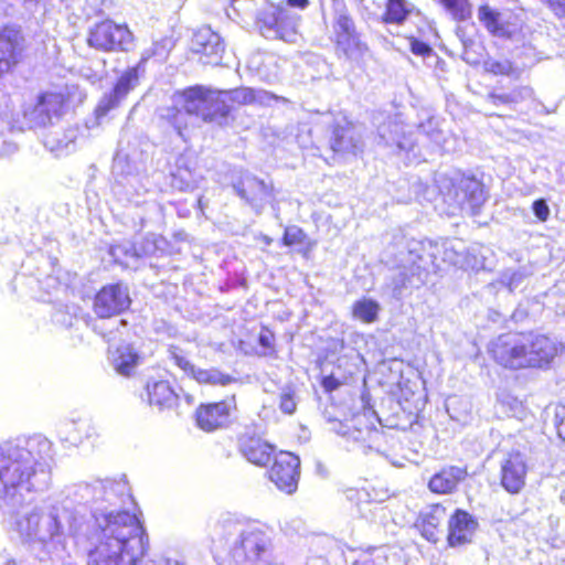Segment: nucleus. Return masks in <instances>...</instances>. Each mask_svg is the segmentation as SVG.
<instances>
[{
    "instance_id": "nucleus-17",
    "label": "nucleus",
    "mask_w": 565,
    "mask_h": 565,
    "mask_svg": "<svg viewBox=\"0 0 565 565\" xmlns=\"http://www.w3.org/2000/svg\"><path fill=\"white\" fill-rule=\"evenodd\" d=\"M526 463L522 454L510 452L501 462V484L510 493H519L525 484Z\"/></svg>"
},
{
    "instance_id": "nucleus-10",
    "label": "nucleus",
    "mask_w": 565,
    "mask_h": 565,
    "mask_svg": "<svg viewBox=\"0 0 565 565\" xmlns=\"http://www.w3.org/2000/svg\"><path fill=\"white\" fill-rule=\"evenodd\" d=\"M128 288L122 284L104 286L95 296L93 309L99 318L120 315L130 306Z\"/></svg>"
},
{
    "instance_id": "nucleus-41",
    "label": "nucleus",
    "mask_w": 565,
    "mask_h": 565,
    "mask_svg": "<svg viewBox=\"0 0 565 565\" xmlns=\"http://www.w3.org/2000/svg\"><path fill=\"white\" fill-rule=\"evenodd\" d=\"M138 82V67L126 71L118 79L114 89L111 90L120 99L125 98L129 90Z\"/></svg>"
},
{
    "instance_id": "nucleus-45",
    "label": "nucleus",
    "mask_w": 565,
    "mask_h": 565,
    "mask_svg": "<svg viewBox=\"0 0 565 565\" xmlns=\"http://www.w3.org/2000/svg\"><path fill=\"white\" fill-rule=\"evenodd\" d=\"M53 320L58 326L64 328H72L78 322L76 309L74 307H65L64 309H58L53 315Z\"/></svg>"
},
{
    "instance_id": "nucleus-29",
    "label": "nucleus",
    "mask_w": 565,
    "mask_h": 565,
    "mask_svg": "<svg viewBox=\"0 0 565 565\" xmlns=\"http://www.w3.org/2000/svg\"><path fill=\"white\" fill-rule=\"evenodd\" d=\"M335 45L338 54H343L347 60L356 64L361 63L369 53V47L359 33L335 41Z\"/></svg>"
},
{
    "instance_id": "nucleus-42",
    "label": "nucleus",
    "mask_w": 565,
    "mask_h": 565,
    "mask_svg": "<svg viewBox=\"0 0 565 565\" xmlns=\"http://www.w3.org/2000/svg\"><path fill=\"white\" fill-rule=\"evenodd\" d=\"M500 14L492 10L489 6H481L478 10V18L484 24L489 32L500 35L502 28L499 23Z\"/></svg>"
},
{
    "instance_id": "nucleus-18",
    "label": "nucleus",
    "mask_w": 565,
    "mask_h": 565,
    "mask_svg": "<svg viewBox=\"0 0 565 565\" xmlns=\"http://www.w3.org/2000/svg\"><path fill=\"white\" fill-rule=\"evenodd\" d=\"M236 194L245 200L249 205L259 211L267 199L270 196L271 186L266 184L264 180L245 173L234 184Z\"/></svg>"
},
{
    "instance_id": "nucleus-3",
    "label": "nucleus",
    "mask_w": 565,
    "mask_h": 565,
    "mask_svg": "<svg viewBox=\"0 0 565 565\" xmlns=\"http://www.w3.org/2000/svg\"><path fill=\"white\" fill-rule=\"evenodd\" d=\"M431 250L415 243L406 253L401 254L399 273L393 287L394 296L398 297L407 285L419 287L426 281L429 271L440 268L436 253L441 260L463 270H480L484 268V257L480 256L476 248H466L460 241H446L440 246L429 245Z\"/></svg>"
},
{
    "instance_id": "nucleus-20",
    "label": "nucleus",
    "mask_w": 565,
    "mask_h": 565,
    "mask_svg": "<svg viewBox=\"0 0 565 565\" xmlns=\"http://www.w3.org/2000/svg\"><path fill=\"white\" fill-rule=\"evenodd\" d=\"M467 476L468 471L465 467L445 466L430 477L427 487L436 494H451L457 491Z\"/></svg>"
},
{
    "instance_id": "nucleus-43",
    "label": "nucleus",
    "mask_w": 565,
    "mask_h": 565,
    "mask_svg": "<svg viewBox=\"0 0 565 565\" xmlns=\"http://www.w3.org/2000/svg\"><path fill=\"white\" fill-rule=\"evenodd\" d=\"M171 184L180 191H192L199 186V180L193 178L189 170L178 169V171L172 174Z\"/></svg>"
},
{
    "instance_id": "nucleus-19",
    "label": "nucleus",
    "mask_w": 565,
    "mask_h": 565,
    "mask_svg": "<svg viewBox=\"0 0 565 565\" xmlns=\"http://www.w3.org/2000/svg\"><path fill=\"white\" fill-rule=\"evenodd\" d=\"M330 146L337 153L355 156L363 150L361 132L351 122L343 120V124L334 126Z\"/></svg>"
},
{
    "instance_id": "nucleus-50",
    "label": "nucleus",
    "mask_w": 565,
    "mask_h": 565,
    "mask_svg": "<svg viewBox=\"0 0 565 565\" xmlns=\"http://www.w3.org/2000/svg\"><path fill=\"white\" fill-rule=\"evenodd\" d=\"M297 403L294 393L288 388L280 394L279 408L285 414H292L296 411Z\"/></svg>"
},
{
    "instance_id": "nucleus-23",
    "label": "nucleus",
    "mask_w": 565,
    "mask_h": 565,
    "mask_svg": "<svg viewBox=\"0 0 565 565\" xmlns=\"http://www.w3.org/2000/svg\"><path fill=\"white\" fill-rule=\"evenodd\" d=\"M447 519V510L441 504H433L420 514V532L429 542L436 543L443 533V524Z\"/></svg>"
},
{
    "instance_id": "nucleus-16",
    "label": "nucleus",
    "mask_w": 565,
    "mask_h": 565,
    "mask_svg": "<svg viewBox=\"0 0 565 565\" xmlns=\"http://www.w3.org/2000/svg\"><path fill=\"white\" fill-rule=\"evenodd\" d=\"M192 51L202 55L204 64H218L224 52L221 36L210 26L198 30L192 38Z\"/></svg>"
},
{
    "instance_id": "nucleus-22",
    "label": "nucleus",
    "mask_w": 565,
    "mask_h": 565,
    "mask_svg": "<svg viewBox=\"0 0 565 565\" xmlns=\"http://www.w3.org/2000/svg\"><path fill=\"white\" fill-rule=\"evenodd\" d=\"M212 93H214V90L203 86H194L185 89L182 93L183 108L195 119L201 118L203 120L204 118H213V115L206 111L207 105L212 103Z\"/></svg>"
},
{
    "instance_id": "nucleus-62",
    "label": "nucleus",
    "mask_w": 565,
    "mask_h": 565,
    "mask_svg": "<svg viewBox=\"0 0 565 565\" xmlns=\"http://www.w3.org/2000/svg\"><path fill=\"white\" fill-rule=\"evenodd\" d=\"M252 2L249 0H233L232 7L234 10H239L241 8L250 6Z\"/></svg>"
},
{
    "instance_id": "nucleus-63",
    "label": "nucleus",
    "mask_w": 565,
    "mask_h": 565,
    "mask_svg": "<svg viewBox=\"0 0 565 565\" xmlns=\"http://www.w3.org/2000/svg\"><path fill=\"white\" fill-rule=\"evenodd\" d=\"M558 436L565 439V416L561 419L557 427Z\"/></svg>"
},
{
    "instance_id": "nucleus-12",
    "label": "nucleus",
    "mask_w": 565,
    "mask_h": 565,
    "mask_svg": "<svg viewBox=\"0 0 565 565\" xmlns=\"http://www.w3.org/2000/svg\"><path fill=\"white\" fill-rule=\"evenodd\" d=\"M268 475L280 491L291 494L298 488L300 459L291 452H280L275 457Z\"/></svg>"
},
{
    "instance_id": "nucleus-1",
    "label": "nucleus",
    "mask_w": 565,
    "mask_h": 565,
    "mask_svg": "<svg viewBox=\"0 0 565 565\" xmlns=\"http://www.w3.org/2000/svg\"><path fill=\"white\" fill-rule=\"evenodd\" d=\"M53 445L42 435L0 445V500L21 504L51 482Z\"/></svg>"
},
{
    "instance_id": "nucleus-47",
    "label": "nucleus",
    "mask_w": 565,
    "mask_h": 565,
    "mask_svg": "<svg viewBox=\"0 0 565 565\" xmlns=\"http://www.w3.org/2000/svg\"><path fill=\"white\" fill-rule=\"evenodd\" d=\"M526 274L523 270L508 269L502 274L501 281L509 288L510 291L519 288L524 281Z\"/></svg>"
},
{
    "instance_id": "nucleus-46",
    "label": "nucleus",
    "mask_w": 565,
    "mask_h": 565,
    "mask_svg": "<svg viewBox=\"0 0 565 565\" xmlns=\"http://www.w3.org/2000/svg\"><path fill=\"white\" fill-rule=\"evenodd\" d=\"M169 354L170 359L174 362L175 365H178L182 371L194 379L198 369L182 354L181 350L172 347L169 350Z\"/></svg>"
},
{
    "instance_id": "nucleus-7",
    "label": "nucleus",
    "mask_w": 565,
    "mask_h": 565,
    "mask_svg": "<svg viewBox=\"0 0 565 565\" xmlns=\"http://www.w3.org/2000/svg\"><path fill=\"white\" fill-rule=\"evenodd\" d=\"M332 430L347 439V441L367 450H379L384 438L383 431L375 427L373 413L358 414L345 422H334Z\"/></svg>"
},
{
    "instance_id": "nucleus-27",
    "label": "nucleus",
    "mask_w": 565,
    "mask_h": 565,
    "mask_svg": "<svg viewBox=\"0 0 565 565\" xmlns=\"http://www.w3.org/2000/svg\"><path fill=\"white\" fill-rule=\"evenodd\" d=\"M148 402L159 409L171 408L177 405L179 396L168 381H156L146 386Z\"/></svg>"
},
{
    "instance_id": "nucleus-26",
    "label": "nucleus",
    "mask_w": 565,
    "mask_h": 565,
    "mask_svg": "<svg viewBox=\"0 0 565 565\" xmlns=\"http://www.w3.org/2000/svg\"><path fill=\"white\" fill-rule=\"evenodd\" d=\"M247 65L264 82L274 83L279 76L278 60L270 53L257 52L253 54Z\"/></svg>"
},
{
    "instance_id": "nucleus-51",
    "label": "nucleus",
    "mask_w": 565,
    "mask_h": 565,
    "mask_svg": "<svg viewBox=\"0 0 565 565\" xmlns=\"http://www.w3.org/2000/svg\"><path fill=\"white\" fill-rule=\"evenodd\" d=\"M533 95V89L530 86H518L514 87L510 93V102L511 105L519 104L527 98H531Z\"/></svg>"
},
{
    "instance_id": "nucleus-34",
    "label": "nucleus",
    "mask_w": 565,
    "mask_h": 565,
    "mask_svg": "<svg viewBox=\"0 0 565 565\" xmlns=\"http://www.w3.org/2000/svg\"><path fill=\"white\" fill-rule=\"evenodd\" d=\"M99 0H66V10L78 21L88 20L99 11Z\"/></svg>"
},
{
    "instance_id": "nucleus-13",
    "label": "nucleus",
    "mask_w": 565,
    "mask_h": 565,
    "mask_svg": "<svg viewBox=\"0 0 565 565\" xmlns=\"http://www.w3.org/2000/svg\"><path fill=\"white\" fill-rule=\"evenodd\" d=\"M64 105V97L58 93H43L36 103L24 110V118L30 128H41L52 122L57 117Z\"/></svg>"
},
{
    "instance_id": "nucleus-44",
    "label": "nucleus",
    "mask_w": 565,
    "mask_h": 565,
    "mask_svg": "<svg viewBox=\"0 0 565 565\" xmlns=\"http://www.w3.org/2000/svg\"><path fill=\"white\" fill-rule=\"evenodd\" d=\"M227 104L237 103L241 105L253 103L256 99V92L248 87H239L232 90H222Z\"/></svg>"
},
{
    "instance_id": "nucleus-37",
    "label": "nucleus",
    "mask_w": 565,
    "mask_h": 565,
    "mask_svg": "<svg viewBox=\"0 0 565 565\" xmlns=\"http://www.w3.org/2000/svg\"><path fill=\"white\" fill-rule=\"evenodd\" d=\"M194 380L201 384L221 385L226 386L235 381V379L228 374L221 372L217 369H198L195 372Z\"/></svg>"
},
{
    "instance_id": "nucleus-55",
    "label": "nucleus",
    "mask_w": 565,
    "mask_h": 565,
    "mask_svg": "<svg viewBox=\"0 0 565 565\" xmlns=\"http://www.w3.org/2000/svg\"><path fill=\"white\" fill-rule=\"evenodd\" d=\"M380 138L384 141V143L386 146L395 145L399 151H409L414 147V141L408 138H404L403 140H401V139L393 140L392 142L390 140H387L383 134L380 135Z\"/></svg>"
},
{
    "instance_id": "nucleus-59",
    "label": "nucleus",
    "mask_w": 565,
    "mask_h": 565,
    "mask_svg": "<svg viewBox=\"0 0 565 565\" xmlns=\"http://www.w3.org/2000/svg\"><path fill=\"white\" fill-rule=\"evenodd\" d=\"M152 564L153 565H183L175 561H171V559L164 558V557H158L157 559H153Z\"/></svg>"
},
{
    "instance_id": "nucleus-9",
    "label": "nucleus",
    "mask_w": 565,
    "mask_h": 565,
    "mask_svg": "<svg viewBox=\"0 0 565 565\" xmlns=\"http://www.w3.org/2000/svg\"><path fill=\"white\" fill-rule=\"evenodd\" d=\"M134 35L126 25L105 20L90 28L87 44L104 52L128 51Z\"/></svg>"
},
{
    "instance_id": "nucleus-28",
    "label": "nucleus",
    "mask_w": 565,
    "mask_h": 565,
    "mask_svg": "<svg viewBox=\"0 0 565 565\" xmlns=\"http://www.w3.org/2000/svg\"><path fill=\"white\" fill-rule=\"evenodd\" d=\"M76 137L77 134L74 129L65 131L52 130L45 136L44 146L51 152L56 153V156H61L74 150Z\"/></svg>"
},
{
    "instance_id": "nucleus-35",
    "label": "nucleus",
    "mask_w": 565,
    "mask_h": 565,
    "mask_svg": "<svg viewBox=\"0 0 565 565\" xmlns=\"http://www.w3.org/2000/svg\"><path fill=\"white\" fill-rule=\"evenodd\" d=\"M334 34L335 41L356 34L353 19L349 15L344 6H338L334 15Z\"/></svg>"
},
{
    "instance_id": "nucleus-54",
    "label": "nucleus",
    "mask_w": 565,
    "mask_h": 565,
    "mask_svg": "<svg viewBox=\"0 0 565 565\" xmlns=\"http://www.w3.org/2000/svg\"><path fill=\"white\" fill-rule=\"evenodd\" d=\"M163 45L160 42H154L149 49H146L142 54L138 65V68L141 64L146 63L150 57L158 56L163 54Z\"/></svg>"
},
{
    "instance_id": "nucleus-21",
    "label": "nucleus",
    "mask_w": 565,
    "mask_h": 565,
    "mask_svg": "<svg viewBox=\"0 0 565 565\" xmlns=\"http://www.w3.org/2000/svg\"><path fill=\"white\" fill-rule=\"evenodd\" d=\"M477 521L466 511L457 509L448 521V543L450 546L469 542L476 531Z\"/></svg>"
},
{
    "instance_id": "nucleus-5",
    "label": "nucleus",
    "mask_w": 565,
    "mask_h": 565,
    "mask_svg": "<svg viewBox=\"0 0 565 565\" xmlns=\"http://www.w3.org/2000/svg\"><path fill=\"white\" fill-rule=\"evenodd\" d=\"M214 532L225 541L233 535L237 536L232 547L237 562L260 559L271 546L270 536L260 525L243 526L231 519H225L215 523Z\"/></svg>"
},
{
    "instance_id": "nucleus-4",
    "label": "nucleus",
    "mask_w": 565,
    "mask_h": 565,
    "mask_svg": "<svg viewBox=\"0 0 565 565\" xmlns=\"http://www.w3.org/2000/svg\"><path fill=\"white\" fill-rule=\"evenodd\" d=\"M78 527L76 512L61 504L45 510L34 509L17 520V532L22 543L45 553L64 548L66 540L75 535Z\"/></svg>"
},
{
    "instance_id": "nucleus-8",
    "label": "nucleus",
    "mask_w": 565,
    "mask_h": 565,
    "mask_svg": "<svg viewBox=\"0 0 565 565\" xmlns=\"http://www.w3.org/2000/svg\"><path fill=\"white\" fill-rule=\"evenodd\" d=\"M523 369H545L558 353V344L535 332H515Z\"/></svg>"
},
{
    "instance_id": "nucleus-58",
    "label": "nucleus",
    "mask_w": 565,
    "mask_h": 565,
    "mask_svg": "<svg viewBox=\"0 0 565 565\" xmlns=\"http://www.w3.org/2000/svg\"><path fill=\"white\" fill-rule=\"evenodd\" d=\"M2 148L0 151V157L8 156L10 153H13L17 150V147L14 143L1 141Z\"/></svg>"
},
{
    "instance_id": "nucleus-53",
    "label": "nucleus",
    "mask_w": 565,
    "mask_h": 565,
    "mask_svg": "<svg viewBox=\"0 0 565 565\" xmlns=\"http://www.w3.org/2000/svg\"><path fill=\"white\" fill-rule=\"evenodd\" d=\"M534 215L541 221L545 222L547 221L550 216V207L544 199H539L533 202L532 205Z\"/></svg>"
},
{
    "instance_id": "nucleus-48",
    "label": "nucleus",
    "mask_w": 565,
    "mask_h": 565,
    "mask_svg": "<svg viewBox=\"0 0 565 565\" xmlns=\"http://www.w3.org/2000/svg\"><path fill=\"white\" fill-rule=\"evenodd\" d=\"M120 100L121 99L117 95H115L113 92L105 95L99 100L98 106L95 110L97 118L106 116L109 110L114 109L115 107H117L119 105Z\"/></svg>"
},
{
    "instance_id": "nucleus-2",
    "label": "nucleus",
    "mask_w": 565,
    "mask_h": 565,
    "mask_svg": "<svg viewBox=\"0 0 565 565\" xmlns=\"http://www.w3.org/2000/svg\"><path fill=\"white\" fill-rule=\"evenodd\" d=\"M96 521L99 544L88 553L87 565H136L148 550V535L136 514L109 512Z\"/></svg>"
},
{
    "instance_id": "nucleus-40",
    "label": "nucleus",
    "mask_w": 565,
    "mask_h": 565,
    "mask_svg": "<svg viewBox=\"0 0 565 565\" xmlns=\"http://www.w3.org/2000/svg\"><path fill=\"white\" fill-rule=\"evenodd\" d=\"M408 13L409 9L405 0H386V22L402 23Z\"/></svg>"
},
{
    "instance_id": "nucleus-25",
    "label": "nucleus",
    "mask_w": 565,
    "mask_h": 565,
    "mask_svg": "<svg viewBox=\"0 0 565 565\" xmlns=\"http://www.w3.org/2000/svg\"><path fill=\"white\" fill-rule=\"evenodd\" d=\"M163 243L162 239L156 237L154 235H148L142 238V241L138 245L132 244H118L110 248V254L114 256L116 260H119L121 255L140 258L143 256H152L161 249L160 244Z\"/></svg>"
},
{
    "instance_id": "nucleus-57",
    "label": "nucleus",
    "mask_w": 565,
    "mask_h": 565,
    "mask_svg": "<svg viewBox=\"0 0 565 565\" xmlns=\"http://www.w3.org/2000/svg\"><path fill=\"white\" fill-rule=\"evenodd\" d=\"M412 52L416 55L426 56L431 52V49L422 41H413L411 43Z\"/></svg>"
},
{
    "instance_id": "nucleus-60",
    "label": "nucleus",
    "mask_w": 565,
    "mask_h": 565,
    "mask_svg": "<svg viewBox=\"0 0 565 565\" xmlns=\"http://www.w3.org/2000/svg\"><path fill=\"white\" fill-rule=\"evenodd\" d=\"M259 343L264 348H270L271 347V335L268 333H260L259 334Z\"/></svg>"
},
{
    "instance_id": "nucleus-61",
    "label": "nucleus",
    "mask_w": 565,
    "mask_h": 565,
    "mask_svg": "<svg viewBox=\"0 0 565 565\" xmlns=\"http://www.w3.org/2000/svg\"><path fill=\"white\" fill-rule=\"evenodd\" d=\"M323 385L327 390L332 391L338 387L339 383L333 377H326Z\"/></svg>"
},
{
    "instance_id": "nucleus-32",
    "label": "nucleus",
    "mask_w": 565,
    "mask_h": 565,
    "mask_svg": "<svg viewBox=\"0 0 565 565\" xmlns=\"http://www.w3.org/2000/svg\"><path fill=\"white\" fill-rule=\"evenodd\" d=\"M258 23L263 34L267 38H279L287 42L295 41L296 32L294 30L284 31L281 21L275 13H270L264 19L258 18Z\"/></svg>"
},
{
    "instance_id": "nucleus-39",
    "label": "nucleus",
    "mask_w": 565,
    "mask_h": 565,
    "mask_svg": "<svg viewBox=\"0 0 565 565\" xmlns=\"http://www.w3.org/2000/svg\"><path fill=\"white\" fill-rule=\"evenodd\" d=\"M484 71L494 75H505L518 78L520 71L509 60L488 58L483 63Z\"/></svg>"
},
{
    "instance_id": "nucleus-11",
    "label": "nucleus",
    "mask_w": 565,
    "mask_h": 565,
    "mask_svg": "<svg viewBox=\"0 0 565 565\" xmlns=\"http://www.w3.org/2000/svg\"><path fill=\"white\" fill-rule=\"evenodd\" d=\"M25 49V38L20 28L6 25L0 29V77L22 61Z\"/></svg>"
},
{
    "instance_id": "nucleus-56",
    "label": "nucleus",
    "mask_w": 565,
    "mask_h": 565,
    "mask_svg": "<svg viewBox=\"0 0 565 565\" xmlns=\"http://www.w3.org/2000/svg\"><path fill=\"white\" fill-rule=\"evenodd\" d=\"M487 99L494 106L499 105H511L509 93H495L488 94Z\"/></svg>"
},
{
    "instance_id": "nucleus-64",
    "label": "nucleus",
    "mask_w": 565,
    "mask_h": 565,
    "mask_svg": "<svg viewBox=\"0 0 565 565\" xmlns=\"http://www.w3.org/2000/svg\"><path fill=\"white\" fill-rule=\"evenodd\" d=\"M292 7L305 8L308 4V0H287Z\"/></svg>"
},
{
    "instance_id": "nucleus-38",
    "label": "nucleus",
    "mask_w": 565,
    "mask_h": 565,
    "mask_svg": "<svg viewBox=\"0 0 565 565\" xmlns=\"http://www.w3.org/2000/svg\"><path fill=\"white\" fill-rule=\"evenodd\" d=\"M162 116L168 119L180 136H183V130L186 129L189 125H193V120H195L184 108H167Z\"/></svg>"
},
{
    "instance_id": "nucleus-36",
    "label": "nucleus",
    "mask_w": 565,
    "mask_h": 565,
    "mask_svg": "<svg viewBox=\"0 0 565 565\" xmlns=\"http://www.w3.org/2000/svg\"><path fill=\"white\" fill-rule=\"evenodd\" d=\"M380 305L372 299L363 298L354 302L352 315L355 319L365 323H372L377 319Z\"/></svg>"
},
{
    "instance_id": "nucleus-31",
    "label": "nucleus",
    "mask_w": 565,
    "mask_h": 565,
    "mask_svg": "<svg viewBox=\"0 0 565 565\" xmlns=\"http://www.w3.org/2000/svg\"><path fill=\"white\" fill-rule=\"evenodd\" d=\"M94 428L85 420L71 422L65 424L61 430V439L72 446H77L84 439H88L93 435Z\"/></svg>"
},
{
    "instance_id": "nucleus-6",
    "label": "nucleus",
    "mask_w": 565,
    "mask_h": 565,
    "mask_svg": "<svg viewBox=\"0 0 565 565\" xmlns=\"http://www.w3.org/2000/svg\"><path fill=\"white\" fill-rule=\"evenodd\" d=\"M436 183L440 193L454 201L461 210L470 211L472 214L486 201L482 184L475 178L459 173L451 178L438 174Z\"/></svg>"
},
{
    "instance_id": "nucleus-15",
    "label": "nucleus",
    "mask_w": 565,
    "mask_h": 565,
    "mask_svg": "<svg viewBox=\"0 0 565 565\" xmlns=\"http://www.w3.org/2000/svg\"><path fill=\"white\" fill-rule=\"evenodd\" d=\"M520 345L515 332L500 334L489 347L493 360L504 369L523 370Z\"/></svg>"
},
{
    "instance_id": "nucleus-24",
    "label": "nucleus",
    "mask_w": 565,
    "mask_h": 565,
    "mask_svg": "<svg viewBox=\"0 0 565 565\" xmlns=\"http://www.w3.org/2000/svg\"><path fill=\"white\" fill-rule=\"evenodd\" d=\"M239 449L248 461L257 466H266L274 451V447L262 438L248 435L241 437Z\"/></svg>"
},
{
    "instance_id": "nucleus-33",
    "label": "nucleus",
    "mask_w": 565,
    "mask_h": 565,
    "mask_svg": "<svg viewBox=\"0 0 565 565\" xmlns=\"http://www.w3.org/2000/svg\"><path fill=\"white\" fill-rule=\"evenodd\" d=\"M206 111L213 115V118H204L205 122H214L218 126L227 124L231 105L227 104L222 90H214L212 93V103L207 105Z\"/></svg>"
},
{
    "instance_id": "nucleus-52",
    "label": "nucleus",
    "mask_w": 565,
    "mask_h": 565,
    "mask_svg": "<svg viewBox=\"0 0 565 565\" xmlns=\"http://www.w3.org/2000/svg\"><path fill=\"white\" fill-rule=\"evenodd\" d=\"M305 233L297 226L288 227L284 234V244L287 246L296 245L302 242Z\"/></svg>"
},
{
    "instance_id": "nucleus-14",
    "label": "nucleus",
    "mask_w": 565,
    "mask_h": 565,
    "mask_svg": "<svg viewBox=\"0 0 565 565\" xmlns=\"http://www.w3.org/2000/svg\"><path fill=\"white\" fill-rule=\"evenodd\" d=\"M235 408L234 398L202 404L195 411L196 424L205 431L222 429L230 424L231 414Z\"/></svg>"
},
{
    "instance_id": "nucleus-30",
    "label": "nucleus",
    "mask_w": 565,
    "mask_h": 565,
    "mask_svg": "<svg viewBox=\"0 0 565 565\" xmlns=\"http://www.w3.org/2000/svg\"><path fill=\"white\" fill-rule=\"evenodd\" d=\"M110 361L114 369L121 375H130L138 362V355L129 344H122L110 350Z\"/></svg>"
},
{
    "instance_id": "nucleus-49",
    "label": "nucleus",
    "mask_w": 565,
    "mask_h": 565,
    "mask_svg": "<svg viewBox=\"0 0 565 565\" xmlns=\"http://www.w3.org/2000/svg\"><path fill=\"white\" fill-rule=\"evenodd\" d=\"M418 130L429 137L433 141L438 142L440 136V129L438 125V120L429 116L425 121L418 125Z\"/></svg>"
}]
</instances>
